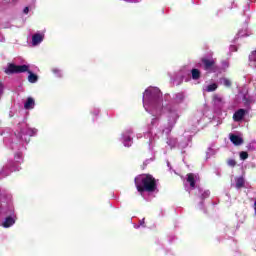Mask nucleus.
<instances>
[{
    "mask_svg": "<svg viewBox=\"0 0 256 256\" xmlns=\"http://www.w3.org/2000/svg\"><path fill=\"white\" fill-rule=\"evenodd\" d=\"M245 109H239L237 110L234 114H233V119L234 121H236L237 123L239 121H243V117H245Z\"/></svg>",
    "mask_w": 256,
    "mask_h": 256,
    "instance_id": "nucleus-5",
    "label": "nucleus"
},
{
    "mask_svg": "<svg viewBox=\"0 0 256 256\" xmlns=\"http://www.w3.org/2000/svg\"><path fill=\"white\" fill-rule=\"evenodd\" d=\"M229 139L231 143H233V145H236V146L243 145V138H241V136L230 134Z\"/></svg>",
    "mask_w": 256,
    "mask_h": 256,
    "instance_id": "nucleus-4",
    "label": "nucleus"
},
{
    "mask_svg": "<svg viewBox=\"0 0 256 256\" xmlns=\"http://www.w3.org/2000/svg\"><path fill=\"white\" fill-rule=\"evenodd\" d=\"M52 73H61V70H59V69H53V70H52Z\"/></svg>",
    "mask_w": 256,
    "mask_h": 256,
    "instance_id": "nucleus-20",
    "label": "nucleus"
},
{
    "mask_svg": "<svg viewBox=\"0 0 256 256\" xmlns=\"http://www.w3.org/2000/svg\"><path fill=\"white\" fill-rule=\"evenodd\" d=\"M44 36L42 34H34L32 36V45L35 47L39 45L40 43H43Z\"/></svg>",
    "mask_w": 256,
    "mask_h": 256,
    "instance_id": "nucleus-7",
    "label": "nucleus"
},
{
    "mask_svg": "<svg viewBox=\"0 0 256 256\" xmlns=\"http://www.w3.org/2000/svg\"><path fill=\"white\" fill-rule=\"evenodd\" d=\"M227 165H229V167H235L237 165V161H235V159H228Z\"/></svg>",
    "mask_w": 256,
    "mask_h": 256,
    "instance_id": "nucleus-17",
    "label": "nucleus"
},
{
    "mask_svg": "<svg viewBox=\"0 0 256 256\" xmlns=\"http://www.w3.org/2000/svg\"><path fill=\"white\" fill-rule=\"evenodd\" d=\"M221 83L224 85V87H227L228 89L231 88L233 83L228 78H221Z\"/></svg>",
    "mask_w": 256,
    "mask_h": 256,
    "instance_id": "nucleus-12",
    "label": "nucleus"
},
{
    "mask_svg": "<svg viewBox=\"0 0 256 256\" xmlns=\"http://www.w3.org/2000/svg\"><path fill=\"white\" fill-rule=\"evenodd\" d=\"M217 83H213L207 86L206 91L208 93H213V91H217Z\"/></svg>",
    "mask_w": 256,
    "mask_h": 256,
    "instance_id": "nucleus-14",
    "label": "nucleus"
},
{
    "mask_svg": "<svg viewBox=\"0 0 256 256\" xmlns=\"http://www.w3.org/2000/svg\"><path fill=\"white\" fill-rule=\"evenodd\" d=\"M36 133L35 129L29 128V127H25L24 129H22L20 131V139H23V135H28L29 137H33V135Z\"/></svg>",
    "mask_w": 256,
    "mask_h": 256,
    "instance_id": "nucleus-6",
    "label": "nucleus"
},
{
    "mask_svg": "<svg viewBox=\"0 0 256 256\" xmlns=\"http://www.w3.org/2000/svg\"><path fill=\"white\" fill-rule=\"evenodd\" d=\"M35 107V100L31 97H28L25 104H24V109H33Z\"/></svg>",
    "mask_w": 256,
    "mask_h": 256,
    "instance_id": "nucleus-9",
    "label": "nucleus"
},
{
    "mask_svg": "<svg viewBox=\"0 0 256 256\" xmlns=\"http://www.w3.org/2000/svg\"><path fill=\"white\" fill-rule=\"evenodd\" d=\"M191 73H192V79L194 81H197L198 79H201V71L197 68H193L191 70Z\"/></svg>",
    "mask_w": 256,
    "mask_h": 256,
    "instance_id": "nucleus-10",
    "label": "nucleus"
},
{
    "mask_svg": "<svg viewBox=\"0 0 256 256\" xmlns=\"http://www.w3.org/2000/svg\"><path fill=\"white\" fill-rule=\"evenodd\" d=\"M138 193H155L157 191V180L151 174H140L134 179Z\"/></svg>",
    "mask_w": 256,
    "mask_h": 256,
    "instance_id": "nucleus-1",
    "label": "nucleus"
},
{
    "mask_svg": "<svg viewBox=\"0 0 256 256\" xmlns=\"http://www.w3.org/2000/svg\"><path fill=\"white\" fill-rule=\"evenodd\" d=\"M236 187L237 189H241L242 187H245V180L242 177L236 180Z\"/></svg>",
    "mask_w": 256,
    "mask_h": 256,
    "instance_id": "nucleus-13",
    "label": "nucleus"
},
{
    "mask_svg": "<svg viewBox=\"0 0 256 256\" xmlns=\"http://www.w3.org/2000/svg\"><path fill=\"white\" fill-rule=\"evenodd\" d=\"M21 157H22V154H21V153H17V154L15 155V159H21Z\"/></svg>",
    "mask_w": 256,
    "mask_h": 256,
    "instance_id": "nucleus-19",
    "label": "nucleus"
},
{
    "mask_svg": "<svg viewBox=\"0 0 256 256\" xmlns=\"http://www.w3.org/2000/svg\"><path fill=\"white\" fill-rule=\"evenodd\" d=\"M140 225H145V219L140 222Z\"/></svg>",
    "mask_w": 256,
    "mask_h": 256,
    "instance_id": "nucleus-21",
    "label": "nucleus"
},
{
    "mask_svg": "<svg viewBox=\"0 0 256 256\" xmlns=\"http://www.w3.org/2000/svg\"><path fill=\"white\" fill-rule=\"evenodd\" d=\"M187 182L190 183V187H192V189H195V174L188 173Z\"/></svg>",
    "mask_w": 256,
    "mask_h": 256,
    "instance_id": "nucleus-11",
    "label": "nucleus"
},
{
    "mask_svg": "<svg viewBox=\"0 0 256 256\" xmlns=\"http://www.w3.org/2000/svg\"><path fill=\"white\" fill-rule=\"evenodd\" d=\"M213 101L214 103H223V98L216 94L213 96Z\"/></svg>",
    "mask_w": 256,
    "mask_h": 256,
    "instance_id": "nucleus-15",
    "label": "nucleus"
},
{
    "mask_svg": "<svg viewBox=\"0 0 256 256\" xmlns=\"http://www.w3.org/2000/svg\"><path fill=\"white\" fill-rule=\"evenodd\" d=\"M202 65L204 67V71L208 73H217L219 71V66H217V62L214 59H201Z\"/></svg>",
    "mask_w": 256,
    "mask_h": 256,
    "instance_id": "nucleus-3",
    "label": "nucleus"
},
{
    "mask_svg": "<svg viewBox=\"0 0 256 256\" xmlns=\"http://www.w3.org/2000/svg\"><path fill=\"white\" fill-rule=\"evenodd\" d=\"M23 13H25V15H27V13H29V7H25L23 10Z\"/></svg>",
    "mask_w": 256,
    "mask_h": 256,
    "instance_id": "nucleus-18",
    "label": "nucleus"
},
{
    "mask_svg": "<svg viewBox=\"0 0 256 256\" xmlns=\"http://www.w3.org/2000/svg\"><path fill=\"white\" fill-rule=\"evenodd\" d=\"M12 225H15V219L11 216L6 217L5 221L3 222V227L8 229V227H12Z\"/></svg>",
    "mask_w": 256,
    "mask_h": 256,
    "instance_id": "nucleus-8",
    "label": "nucleus"
},
{
    "mask_svg": "<svg viewBox=\"0 0 256 256\" xmlns=\"http://www.w3.org/2000/svg\"><path fill=\"white\" fill-rule=\"evenodd\" d=\"M4 73H6V75H15L17 73H29V83H37V81H39V76H37V74L35 73H32L31 70H29V66L27 65H15L13 63H9Z\"/></svg>",
    "mask_w": 256,
    "mask_h": 256,
    "instance_id": "nucleus-2",
    "label": "nucleus"
},
{
    "mask_svg": "<svg viewBox=\"0 0 256 256\" xmlns=\"http://www.w3.org/2000/svg\"><path fill=\"white\" fill-rule=\"evenodd\" d=\"M240 159H242V161L249 159V153H247L245 151L240 152Z\"/></svg>",
    "mask_w": 256,
    "mask_h": 256,
    "instance_id": "nucleus-16",
    "label": "nucleus"
}]
</instances>
